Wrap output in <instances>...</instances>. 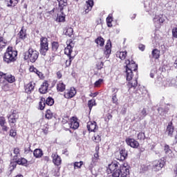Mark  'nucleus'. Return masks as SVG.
Returning <instances> with one entry per match:
<instances>
[{"label":"nucleus","instance_id":"obj_34","mask_svg":"<svg viewBox=\"0 0 177 177\" xmlns=\"http://www.w3.org/2000/svg\"><path fill=\"white\" fill-rule=\"evenodd\" d=\"M160 50L157 48H154L151 52V55L153 59H155L157 60L158 59H160Z\"/></svg>","mask_w":177,"mask_h":177},{"label":"nucleus","instance_id":"obj_58","mask_svg":"<svg viewBox=\"0 0 177 177\" xmlns=\"http://www.w3.org/2000/svg\"><path fill=\"white\" fill-rule=\"evenodd\" d=\"M10 166L12 168V169H15V168L17 167V161L15 160L14 162H11Z\"/></svg>","mask_w":177,"mask_h":177},{"label":"nucleus","instance_id":"obj_64","mask_svg":"<svg viewBox=\"0 0 177 177\" xmlns=\"http://www.w3.org/2000/svg\"><path fill=\"white\" fill-rule=\"evenodd\" d=\"M97 95H99V93L95 92V93H91V94H89V96L90 97H96Z\"/></svg>","mask_w":177,"mask_h":177},{"label":"nucleus","instance_id":"obj_50","mask_svg":"<svg viewBox=\"0 0 177 177\" xmlns=\"http://www.w3.org/2000/svg\"><path fill=\"white\" fill-rule=\"evenodd\" d=\"M35 74L37 75L39 80H45V75L42 72L39 71V70L37 69V72Z\"/></svg>","mask_w":177,"mask_h":177},{"label":"nucleus","instance_id":"obj_4","mask_svg":"<svg viewBox=\"0 0 177 177\" xmlns=\"http://www.w3.org/2000/svg\"><path fill=\"white\" fill-rule=\"evenodd\" d=\"M38 57H39V52L35 48L30 47L25 53L24 59L27 62H30V63H35L38 60Z\"/></svg>","mask_w":177,"mask_h":177},{"label":"nucleus","instance_id":"obj_37","mask_svg":"<svg viewBox=\"0 0 177 177\" xmlns=\"http://www.w3.org/2000/svg\"><path fill=\"white\" fill-rule=\"evenodd\" d=\"M87 105H88V109L90 110V111H92V109L94 106H96L97 104H96V100L95 99H91V100H89L88 101V103H87Z\"/></svg>","mask_w":177,"mask_h":177},{"label":"nucleus","instance_id":"obj_2","mask_svg":"<svg viewBox=\"0 0 177 177\" xmlns=\"http://www.w3.org/2000/svg\"><path fill=\"white\" fill-rule=\"evenodd\" d=\"M66 45L67 46L64 48V54L68 59L65 61L66 68L71 66V62H73V60H74V57H75V56L71 55V53H73V48L75 46L74 41L72 39H69L66 41Z\"/></svg>","mask_w":177,"mask_h":177},{"label":"nucleus","instance_id":"obj_54","mask_svg":"<svg viewBox=\"0 0 177 177\" xmlns=\"http://www.w3.org/2000/svg\"><path fill=\"white\" fill-rule=\"evenodd\" d=\"M70 121V118L68 116H64L62 120V124L64 125Z\"/></svg>","mask_w":177,"mask_h":177},{"label":"nucleus","instance_id":"obj_36","mask_svg":"<svg viewBox=\"0 0 177 177\" xmlns=\"http://www.w3.org/2000/svg\"><path fill=\"white\" fill-rule=\"evenodd\" d=\"M174 126H172V122H169L167 127V132H168L169 136L174 135Z\"/></svg>","mask_w":177,"mask_h":177},{"label":"nucleus","instance_id":"obj_30","mask_svg":"<svg viewBox=\"0 0 177 177\" xmlns=\"http://www.w3.org/2000/svg\"><path fill=\"white\" fill-rule=\"evenodd\" d=\"M104 53L106 55L111 53V41H107L106 44L105 45Z\"/></svg>","mask_w":177,"mask_h":177},{"label":"nucleus","instance_id":"obj_39","mask_svg":"<svg viewBox=\"0 0 177 177\" xmlns=\"http://www.w3.org/2000/svg\"><path fill=\"white\" fill-rule=\"evenodd\" d=\"M32 153V150H31V144L30 142H27L24 145V153L28 154V153Z\"/></svg>","mask_w":177,"mask_h":177},{"label":"nucleus","instance_id":"obj_53","mask_svg":"<svg viewBox=\"0 0 177 177\" xmlns=\"http://www.w3.org/2000/svg\"><path fill=\"white\" fill-rule=\"evenodd\" d=\"M17 135V131H16V129H11L10 130V136L15 138Z\"/></svg>","mask_w":177,"mask_h":177},{"label":"nucleus","instance_id":"obj_35","mask_svg":"<svg viewBox=\"0 0 177 177\" xmlns=\"http://www.w3.org/2000/svg\"><path fill=\"white\" fill-rule=\"evenodd\" d=\"M60 44L57 41H52L51 42V50L52 52H57L59 50V48Z\"/></svg>","mask_w":177,"mask_h":177},{"label":"nucleus","instance_id":"obj_29","mask_svg":"<svg viewBox=\"0 0 177 177\" xmlns=\"http://www.w3.org/2000/svg\"><path fill=\"white\" fill-rule=\"evenodd\" d=\"M19 39L24 40L27 38V32L24 30V27H22L18 33Z\"/></svg>","mask_w":177,"mask_h":177},{"label":"nucleus","instance_id":"obj_32","mask_svg":"<svg viewBox=\"0 0 177 177\" xmlns=\"http://www.w3.org/2000/svg\"><path fill=\"white\" fill-rule=\"evenodd\" d=\"M46 103L45 102V97H41L39 102V110H45Z\"/></svg>","mask_w":177,"mask_h":177},{"label":"nucleus","instance_id":"obj_62","mask_svg":"<svg viewBox=\"0 0 177 177\" xmlns=\"http://www.w3.org/2000/svg\"><path fill=\"white\" fill-rule=\"evenodd\" d=\"M141 114L144 117H146V115H147V111H146V108H143V109L141 111Z\"/></svg>","mask_w":177,"mask_h":177},{"label":"nucleus","instance_id":"obj_1","mask_svg":"<svg viewBox=\"0 0 177 177\" xmlns=\"http://www.w3.org/2000/svg\"><path fill=\"white\" fill-rule=\"evenodd\" d=\"M125 64L126 79L127 81H129L127 86L129 89H131V88L136 89V86H138V79H135L134 80H132V79L133 78V71H138V64L133 60L130 61L129 59H127Z\"/></svg>","mask_w":177,"mask_h":177},{"label":"nucleus","instance_id":"obj_28","mask_svg":"<svg viewBox=\"0 0 177 177\" xmlns=\"http://www.w3.org/2000/svg\"><path fill=\"white\" fill-rule=\"evenodd\" d=\"M33 156L35 158H41L44 156V151L41 149H35L33 151Z\"/></svg>","mask_w":177,"mask_h":177},{"label":"nucleus","instance_id":"obj_55","mask_svg":"<svg viewBox=\"0 0 177 177\" xmlns=\"http://www.w3.org/2000/svg\"><path fill=\"white\" fill-rule=\"evenodd\" d=\"M38 71V68H37L35 66H34V65H32L29 67V71L30 73H34L35 74V73Z\"/></svg>","mask_w":177,"mask_h":177},{"label":"nucleus","instance_id":"obj_22","mask_svg":"<svg viewBox=\"0 0 177 177\" xmlns=\"http://www.w3.org/2000/svg\"><path fill=\"white\" fill-rule=\"evenodd\" d=\"M8 42L6 41V39L3 37V35H1L0 33V52H2L5 48H6Z\"/></svg>","mask_w":177,"mask_h":177},{"label":"nucleus","instance_id":"obj_33","mask_svg":"<svg viewBox=\"0 0 177 177\" xmlns=\"http://www.w3.org/2000/svg\"><path fill=\"white\" fill-rule=\"evenodd\" d=\"M116 56L119 57L120 60H125V59H127V51H118Z\"/></svg>","mask_w":177,"mask_h":177},{"label":"nucleus","instance_id":"obj_11","mask_svg":"<svg viewBox=\"0 0 177 177\" xmlns=\"http://www.w3.org/2000/svg\"><path fill=\"white\" fill-rule=\"evenodd\" d=\"M8 118L10 124H16L17 120L19 119V112H17V110L12 109L11 114L8 116Z\"/></svg>","mask_w":177,"mask_h":177},{"label":"nucleus","instance_id":"obj_45","mask_svg":"<svg viewBox=\"0 0 177 177\" xmlns=\"http://www.w3.org/2000/svg\"><path fill=\"white\" fill-rule=\"evenodd\" d=\"M93 140L95 143H100V142L102 141V136H100L99 134H94V136L93 137Z\"/></svg>","mask_w":177,"mask_h":177},{"label":"nucleus","instance_id":"obj_24","mask_svg":"<svg viewBox=\"0 0 177 177\" xmlns=\"http://www.w3.org/2000/svg\"><path fill=\"white\" fill-rule=\"evenodd\" d=\"M60 12H61V14L57 15L55 21H57V23H64V21H66V15H64V12H63V10Z\"/></svg>","mask_w":177,"mask_h":177},{"label":"nucleus","instance_id":"obj_7","mask_svg":"<svg viewBox=\"0 0 177 177\" xmlns=\"http://www.w3.org/2000/svg\"><path fill=\"white\" fill-rule=\"evenodd\" d=\"M120 165V162L117 161H113L111 164L108 165L106 168V173L110 175V174H115V172H118L120 169H118V166Z\"/></svg>","mask_w":177,"mask_h":177},{"label":"nucleus","instance_id":"obj_23","mask_svg":"<svg viewBox=\"0 0 177 177\" xmlns=\"http://www.w3.org/2000/svg\"><path fill=\"white\" fill-rule=\"evenodd\" d=\"M99 150H100V147L99 145L95 147V153L93 154V157L92 158L93 162H97L100 158H99Z\"/></svg>","mask_w":177,"mask_h":177},{"label":"nucleus","instance_id":"obj_20","mask_svg":"<svg viewBox=\"0 0 177 177\" xmlns=\"http://www.w3.org/2000/svg\"><path fill=\"white\" fill-rule=\"evenodd\" d=\"M0 127H1L3 132H8L9 127L6 126V118L3 116H0Z\"/></svg>","mask_w":177,"mask_h":177},{"label":"nucleus","instance_id":"obj_49","mask_svg":"<svg viewBox=\"0 0 177 177\" xmlns=\"http://www.w3.org/2000/svg\"><path fill=\"white\" fill-rule=\"evenodd\" d=\"M112 102L116 106L118 105V98H117V93H115L112 95Z\"/></svg>","mask_w":177,"mask_h":177},{"label":"nucleus","instance_id":"obj_10","mask_svg":"<svg viewBox=\"0 0 177 177\" xmlns=\"http://www.w3.org/2000/svg\"><path fill=\"white\" fill-rule=\"evenodd\" d=\"M68 125L71 129H78L80 128V120L77 116H73L69 119Z\"/></svg>","mask_w":177,"mask_h":177},{"label":"nucleus","instance_id":"obj_61","mask_svg":"<svg viewBox=\"0 0 177 177\" xmlns=\"http://www.w3.org/2000/svg\"><path fill=\"white\" fill-rule=\"evenodd\" d=\"M85 10V13H89V12H91V10H92V7H90L89 6H86V7L84 8Z\"/></svg>","mask_w":177,"mask_h":177},{"label":"nucleus","instance_id":"obj_25","mask_svg":"<svg viewBox=\"0 0 177 177\" xmlns=\"http://www.w3.org/2000/svg\"><path fill=\"white\" fill-rule=\"evenodd\" d=\"M58 2V6L59 11L62 12L66 6L68 5V0H57Z\"/></svg>","mask_w":177,"mask_h":177},{"label":"nucleus","instance_id":"obj_6","mask_svg":"<svg viewBox=\"0 0 177 177\" xmlns=\"http://www.w3.org/2000/svg\"><path fill=\"white\" fill-rule=\"evenodd\" d=\"M113 177H129V166L122 165L118 171L112 174Z\"/></svg>","mask_w":177,"mask_h":177},{"label":"nucleus","instance_id":"obj_41","mask_svg":"<svg viewBox=\"0 0 177 177\" xmlns=\"http://www.w3.org/2000/svg\"><path fill=\"white\" fill-rule=\"evenodd\" d=\"M45 102L47 106H53L55 104V100L52 97H48L45 99Z\"/></svg>","mask_w":177,"mask_h":177},{"label":"nucleus","instance_id":"obj_40","mask_svg":"<svg viewBox=\"0 0 177 177\" xmlns=\"http://www.w3.org/2000/svg\"><path fill=\"white\" fill-rule=\"evenodd\" d=\"M45 118L46 120H52V118H53V113L52 111H50V109H47L46 111Z\"/></svg>","mask_w":177,"mask_h":177},{"label":"nucleus","instance_id":"obj_57","mask_svg":"<svg viewBox=\"0 0 177 177\" xmlns=\"http://www.w3.org/2000/svg\"><path fill=\"white\" fill-rule=\"evenodd\" d=\"M56 75H57V80H62V78H63V74L62 73L61 71H58L56 73Z\"/></svg>","mask_w":177,"mask_h":177},{"label":"nucleus","instance_id":"obj_44","mask_svg":"<svg viewBox=\"0 0 177 177\" xmlns=\"http://www.w3.org/2000/svg\"><path fill=\"white\" fill-rule=\"evenodd\" d=\"M84 165L83 161L75 162L73 163L74 169H81L82 167Z\"/></svg>","mask_w":177,"mask_h":177},{"label":"nucleus","instance_id":"obj_51","mask_svg":"<svg viewBox=\"0 0 177 177\" xmlns=\"http://www.w3.org/2000/svg\"><path fill=\"white\" fill-rule=\"evenodd\" d=\"M112 118H113V115L110 113H107L104 117V121L105 122H107V124H109V122H110V120H111Z\"/></svg>","mask_w":177,"mask_h":177},{"label":"nucleus","instance_id":"obj_14","mask_svg":"<svg viewBox=\"0 0 177 177\" xmlns=\"http://www.w3.org/2000/svg\"><path fill=\"white\" fill-rule=\"evenodd\" d=\"M51 158L53 160V163L54 165H55V167H60V165H62V157L57 154V152L52 153Z\"/></svg>","mask_w":177,"mask_h":177},{"label":"nucleus","instance_id":"obj_17","mask_svg":"<svg viewBox=\"0 0 177 177\" xmlns=\"http://www.w3.org/2000/svg\"><path fill=\"white\" fill-rule=\"evenodd\" d=\"M87 129L89 132H96L99 129L97 123L95 121H88L87 122Z\"/></svg>","mask_w":177,"mask_h":177},{"label":"nucleus","instance_id":"obj_18","mask_svg":"<svg viewBox=\"0 0 177 177\" xmlns=\"http://www.w3.org/2000/svg\"><path fill=\"white\" fill-rule=\"evenodd\" d=\"M48 88L49 82H48V80H44L39 88V93H41V95H45V93H48Z\"/></svg>","mask_w":177,"mask_h":177},{"label":"nucleus","instance_id":"obj_46","mask_svg":"<svg viewBox=\"0 0 177 177\" xmlns=\"http://www.w3.org/2000/svg\"><path fill=\"white\" fill-rule=\"evenodd\" d=\"M103 82H104V80L103 79H99L98 80L95 81L94 83V88H100Z\"/></svg>","mask_w":177,"mask_h":177},{"label":"nucleus","instance_id":"obj_15","mask_svg":"<svg viewBox=\"0 0 177 177\" xmlns=\"http://www.w3.org/2000/svg\"><path fill=\"white\" fill-rule=\"evenodd\" d=\"M125 142L127 145L130 146V147H132V149H138L140 146L139 142L134 138H126Z\"/></svg>","mask_w":177,"mask_h":177},{"label":"nucleus","instance_id":"obj_48","mask_svg":"<svg viewBox=\"0 0 177 177\" xmlns=\"http://www.w3.org/2000/svg\"><path fill=\"white\" fill-rule=\"evenodd\" d=\"M137 139L138 140H145L146 139V135L143 132H140L137 135Z\"/></svg>","mask_w":177,"mask_h":177},{"label":"nucleus","instance_id":"obj_19","mask_svg":"<svg viewBox=\"0 0 177 177\" xmlns=\"http://www.w3.org/2000/svg\"><path fill=\"white\" fill-rule=\"evenodd\" d=\"M0 86L4 92H8L10 90V84L6 82V80L0 78Z\"/></svg>","mask_w":177,"mask_h":177},{"label":"nucleus","instance_id":"obj_3","mask_svg":"<svg viewBox=\"0 0 177 177\" xmlns=\"http://www.w3.org/2000/svg\"><path fill=\"white\" fill-rule=\"evenodd\" d=\"M3 59L8 64L16 62L17 60V50H14L12 46H8L3 55Z\"/></svg>","mask_w":177,"mask_h":177},{"label":"nucleus","instance_id":"obj_16","mask_svg":"<svg viewBox=\"0 0 177 177\" xmlns=\"http://www.w3.org/2000/svg\"><path fill=\"white\" fill-rule=\"evenodd\" d=\"M120 156H116V160L119 161H125L128 158V151L125 148L119 150Z\"/></svg>","mask_w":177,"mask_h":177},{"label":"nucleus","instance_id":"obj_27","mask_svg":"<svg viewBox=\"0 0 177 177\" xmlns=\"http://www.w3.org/2000/svg\"><path fill=\"white\" fill-rule=\"evenodd\" d=\"M14 161H17V164L18 165H22L23 167H28V164L27 162H28V161L27 160V159L24 158H20L17 160H14Z\"/></svg>","mask_w":177,"mask_h":177},{"label":"nucleus","instance_id":"obj_12","mask_svg":"<svg viewBox=\"0 0 177 177\" xmlns=\"http://www.w3.org/2000/svg\"><path fill=\"white\" fill-rule=\"evenodd\" d=\"M77 95V89H75L74 87H71L68 89H66V91L64 93V97L65 99H73L74 96Z\"/></svg>","mask_w":177,"mask_h":177},{"label":"nucleus","instance_id":"obj_21","mask_svg":"<svg viewBox=\"0 0 177 177\" xmlns=\"http://www.w3.org/2000/svg\"><path fill=\"white\" fill-rule=\"evenodd\" d=\"M56 89L57 92H64L66 91V84L63 82V80L59 81L57 84Z\"/></svg>","mask_w":177,"mask_h":177},{"label":"nucleus","instance_id":"obj_43","mask_svg":"<svg viewBox=\"0 0 177 177\" xmlns=\"http://www.w3.org/2000/svg\"><path fill=\"white\" fill-rule=\"evenodd\" d=\"M113 14H109V16L106 17V25L108 27H113Z\"/></svg>","mask_w":177,"mask_h":177},{"label":"nucleus","instance_id":"obj_59","mask_svg":"<svg viewBox=\"0 0 177 177\" xmlns=\"http://www.w3.org/2000/svg\"><path fill=\"white\" fill-rule=\"evenodd\" d=\"M172 36L174 38H177V28H174L172 29Z\"/></svg>","mask_w":177,"mask_h":177},{"label":"nucleus","instance_id":"obj_26","mask_svg":"<svg viewBox=\"0 0 177 177\" xmlns=\"http://www.w3.org/2000/svg\"><path fill=\"white\" fill-rule=\"evenodd\" d=\"M8 8H15L20 2V0H5Z\"/></svg>","mask_w":177,"mask_h":177},{"label":"nucleus","instance_id":"obj_63","mask_svg":"<svg viewBox=\"0 0 177 177\" xmlns=\"http://www.w3.org/2000/svg\"><path fill=\"white\" fill-rule=\"evenodd\" d=\"M138 48H139L140 50H142V52H143L145 50V49H146V46L143 44H140L138 46Z\"/></svg>","mask_w":177,"mask_h":177},{"label":"nucleus","instance_id":"obj_31","mask_svg":"<svg viewBox=\"0 0 177 177\" xmlns=\"http://www.w3.org/2000/svg\"><path fill=\"white\" fill-rule=\"evenodd\" d=\"M13 153L15 154V156L12 157L13 160H18L19 157H20V156H21L20 148H19V147L14 148Z\"/></svg>","mask_w":177,"mask_h":177},{"label":"nucleus","instance_id":"obj_52","mask_svg":"<svg viewBox=\"0 0 177 177\" xmlns=\"http://www.w3.org/2000/svg\"><path fill=\"white\" fill-rule=\"evenodd\" d=\"M104 66V63L103 62H97L96 64V68L97 70H102Z\"/></svg>","mask_w":177,"mask_h":177},{"label":"nucleus","instance_id":"obj_56","mask_svg":"<svg viewBox=\"0 0 177 177\" xmlns=\"http://www.w3.org/2000/svg\"><path fill=\"white\" fill-rule=\"evenodd\" d=\"M41 161H44L45 164H48V162L50 161V158H49V156H44L41 159Z\"/></svg>","mask_w":177,"mask_h":177},{"label":"nucleus","instance_id":"obj_8","mask_svg":"<svg viewBox=\"0 0 177 177\" xmlns=\"http://www.w3.org/2000/svg\"><path fill=\"white\" fill-rule=\"evenodd\" d=\"M0 78L1 80L3 78V80H6V82H8V84H13V82H16V77H15V75L5 73L2 71H0Z\"/></svg>","mask_w":177,"mask_h":177},{"label":"nucleus","instance_id":"obj_9","mask_svg":"<svg viewBox=\"0 0 177 177\" xmlns=\"http://www.w3.org/2000/svg\"><path fill=\"white\" fill-rule=\"evenodd\" d=\"M164 165H165V161L164 160H156L153 162L152 169H153L155 172H158V171L162 169Z\"/></svg>","mask_w":177,"mask_h":177},{"label":"nucleus","instance_id":"obj_47","mask_svg":"<svg viewBox=\"0 0 177 177\" xmlns=\"http://www.w3.org/2000/svg\"><path fill=\"white\" fill-rule=\"evenodd\" d=\"M73 32H74V29H73V28H71V27H68L66 28L65 35H68V37H71V35H73Z\"/></svg>","mask_w":177,"mask_h":177},{"label":"nucleus","instance_id":"obj_13","mask_svg":"<svg viewBox=\"0 0 177 177\" xmlns=\"http://www.w3.org/2000/svg\"><path fill=\"white\" fill-rule=\"evenodd\" d=\"M35 89V82L34 81H30L29 83L24 84V91L27 95H31Z\"/></svg>","mask_w":177,"mask_h":177},{"label":"nucleus","instance_id":"obj_38","mask_svg":"<svg viewBox=\"0 0 177 177\" xmlns=\"http://www.w3.org/2000/svg\"><path fill=\"white\" fill-rule=\"evenodd\" d=\"M95 42L100 46H104V39H103L102 37H98L97 39H95Z\"/></svg>","mask_w":177,"mask_h":177},{"label":"nucleus","instance_id":"obj_42","mask_svg":"<svg viewBox=\"0 0 177 177\" xmlns=\"http://www.w3.org/2000/svg\"><path fill=\"white\" fill-rule=\"evenodd\" d=\"M164 151L166 156H169V154H172V149H171V147L169 145L165 144L164 146Z\"/></svg>","mask_w":177,"mask_h":177},{"label":"nucleus","instance_id":"obj_60","mask_svg":"<svg viewBox=\"0 0 177 177\" xmlns=\"http://www.w3.org/2000/svg\"><path fill=\"white\" fill-rule=\"evenodd\" d=\"M86 5L88 6H90V8H93V5H94V3H93V0H88L86 1Z\"/></svg>","mask_w":177,"mask_h":177},{"label":"nucleus","instance_id":"obj_5","mask_svg":"<svg viewBox=\"0 0 177 177\" xmlns=\"http://www.w3.org/2000/svg\"><path fill=\"white\" fill-rule=\"evenodd\" d=\"M48 50H49V40H48L47 37H41L40 38L39 53L41 56H46Z\"/></svg>","mask_w":177,"mask_h":177}]
</instances>
